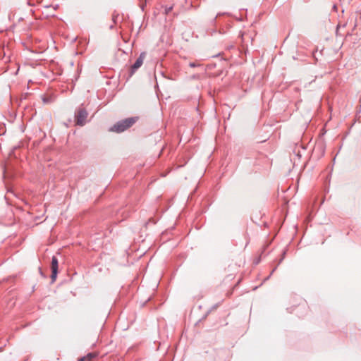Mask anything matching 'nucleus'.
Returning <instances> with one entry per match:
<instances>
[{
  "instance_id": "1",
  "label": "nucleus",
  "mask_w": 361,
  "mask_h": 361,
  "mask_svg": "<svg viewBox=\"0 0 361 361\" xmlns=\"http://www.w3.org/2000/svg\"><path fill=\"white\" fill-rule=\"evenodd\" d=\"M137 121L136 118H128L116 123L111 130L116 133H121L131 127Z\"/></svg>"
},
{
  "instance_id": "2",
  "label": "nucleus",
  "mask_w": 361,
  "mask_h": 361,
  "mask_svg": "<svg viewBox=\"0 0 361 361\" xmlns=\"http://www.w3.org/2000/svg\"><path fill=\"white\" fill-rule=\"evenodd\" d=\"M87 115L88 114L86 110L82 109H79L75 115L76 123L79 126L85 125Z\"/></svg>"
},
{
  "instance_id": "3",
  "label": "nucleus",
  "mask_w": 361,
  "mask_h": 361,
  "mask_svg": "<svg viewBox=\"0 0 361 361\" xmlns=\"http://www.w3.org/2000/svg\"><path fill=\"white\" fill-rule=\"evenodd\" d=\"M51 272H52L51 278L52 281H54L56 278L57 272H58V259L55 256H54L51 259Z\"/></svg>"
},
{
  "instance_id": "4",
  "label": "nucleus",
  "mask_w": 361,
  "mask_h": 361,
  "mask_svg": "<svg viewBox=\"0 0 361 361\" xmlns=\"http://www.w3.org/2000/svg\"><path fill=\"white\" fill-rule=\"evenodd\" d=\"M146 54L142 52L140 54L138 59L136 60L135 63L132 66V71L134 72L137 68H139L143 63V61L145 59Z\"/></svg>"
},
{
  "instance_id": "5",
  "label": "nucleus",
  "mask_w": 361,
  "mask_h": 361,
  "mask_svg": "<svg viewBox=\"0 0 361 361\" xmlns=\"http://www.w3.org/2000/svg\"><path fill=\"white\" fill-rule=\"evenodd\" d=\"M97 355L94 353H90L87 354L86 356L81 357L82 359H84V361H92V359L96 357Z\"/></svg>"
},
{
  "instance_id": "6",
  "label": "nucleus",
  "mask_w": 361,
  "mask_h": 361,
  "mask_svg": "<svg viewBox=\"0 0 361 361\" xmlns=\"http://www.w3.org/2000/svg\"><path fill=\"white\" fill-rule=\"evenodd\" d=\"M171 10H172V7L166 8L165 9V13H166V14H167L168 13H169Z\"/></svg>"
},
{
  "instance_id": "7",
  "label": "nucleus",
  "mask_w": 361,
  "mask_h": 361,
  "mask_svg": "<svg viewBox=\"0 0 361 361\" xmlns=\"http://www.w3.org/2000/svg\"><path fill=\"white\" fill-rule=\"evenodd\" d=\"M189 66L190 67H195L197 65L195 63H190Z\"/></svg>"
},
{
  "instance_id": "8",
  "label": "nucleus",
  "mask_w": 361,
  "mask_h": 361,
  "mask_svg": "<svg viewBox=\"0 0 361 361\" xmlns=\"http://www.w3.org/2000/svg\"><path fill=\"white\" fill-rule=\"evenodd\" d=\"M78 361H84V359L80 358Z\"/></svg>"
}]
</instances>
